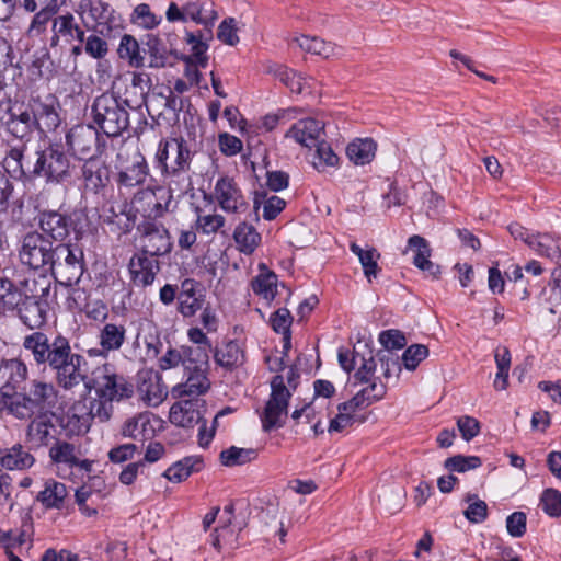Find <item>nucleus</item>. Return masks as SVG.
I'll return each instance as SVG.
<instances>
[{
  "label": "nucleus",
  "instance_id": "45",
  "mask_svg": "<svg viewBox=\"0 0 561 561\" xmlns=\"http://www.w3.org/2000/svg\"><path fill=\"white\" fill-rule=\"evenodd\" d=\"M117 53L122 59H127L131 67L140 68L145 65V58L140 54L139 44L129 34L122 36Z\"/></svg>",
  "mask_w": 561,
  "mask_h": 561
},
{
  "label": "nucleus",
  "instance_id": "4",
  "mask_svg": "<svg viewBox=\"0 0 561 561\" xmlns=\"http://www.w3.org/2000/svg\"><path fill=\"white\" fill-rule=\"evenodd\" d=\"M38 226L41 232L26 233L22 245H37L39 242L73 245L91 234L88 219L81 213L66 215L57 210H44L38 214Z\"/></svg>",
  "mask_w": 561,
  "mask_h": 561
},
{
  "label": "nucleus",
  "instance_id": "3",
  "mask_svg": "<svg viewBox=\"0 0 561 561\" xmlns=\"http://www.w3.org/2000/svg\"><path fill=\"white\" fill-rule=\"evenodd\" d=\"M58 390L53 382L33 379L22 391L11 393L0 388V413L28 421L36 414H54Z\"/></svg>",
  "mask_w": 561,
  "mask_h": 561
},
{
  "label": "nucleus",
  "instance_id": "47",
  "mask_svg": "<svg viewBox=\"0 0 561 561\" xmlns=\"http://www.w3.org/2000/svg\"><path fill=\"white\" fill-rule=\"evenodd\" d=\"M283 513L275 506H268L261 514V520L265 524L267 528V535L280 537V540L284 541V537L287 531L284 527Z\"/></svg>",
  "mask_w": 561,
  "mask_h": 561
},
{
  "label": "nucleus",
  "instance_id": "52",
  "mask_svg": "<svg viewBox=\"0 0 561 561\" xmlns=\"http://www.w3.org/2000/svg\"><path fill=\"white\" fill-rule=\"evenodd\" d=\"M61 426L69 435H81L89 431L90 417L87 414H77L76 408H72L62 419Z\"/></svg>",
  "mask_w": 561,
  "mask_h": 561
},
{
  "label": "nucleus",
  "instance_id": "35",
  "mask_svg": "<svg viewBox=\"0 0 561 561\" xmlns=\"http://www.w3.org/2000/svg\"><path fill=\"white\" fill-rule=\"evenodd\" d=\"M51 414H36L30 419V424L26 428V436L28 442L44 446L48 444L50 431L54 427L50 419Z\"/></svg>",
  "mask_w": 561,
  "mask_h": 561
},
{
  "label": "nucleus",
  "instance_id": "50",
  "mask_svg": "<svg viewBox=\"0 0 561 561\" xmlns=\"http://www.w3.org/2000/svg\"><path fill=\"white\" fill-rule=\"evenodd\" d=\"M59 8H49L37 10L31 21L27 34L32 37L39 36L47 31L49 23L57 16Z\"/></svg>",
  "mask_w": 561,
  "mask_h": 561
},
{
  "label": "nucleus",
  "instance_id": "62",
  "mask_svg": "<svg viewBox=\"0 0 561 561\" xmlns=\"http://www.w3.org/2000/svg\"><path fill=\"white\" fill-rule=\"evenodd\" d=\"M133 21L146 30H151L160 24L161 18L151 12L149 4L140 3L134 9Z\"/></svg>",
  "mask_w": 561,
  "mask_h": 561
},
{
  "label": "nucleus",
  "instance_id": "59",
  "mask_svg": "<svg viewBox=\"0 0 561 561\" xmlns=\"http://www.w3.org/2000/svg\"><path fill=\"white\" fill-rule=\"evenodd\" d=\"M50 249L46 248H21L19 257L22 264L30 268L37 270L46 263Z\"/></svg>",
  "mask_w": 561,
  "mask_h": 561
},
{
  "label": "nucleus",
  "instance_id": "12",
  "mask_svg": "<svg viewBox=\"0 0 561 561\" xmlns=\"http://www.w3.org/2000/svg\"><path fill=\"white\" fill-rule=\"evenodd\" d=\"M172 197L171 193L165 192L164 188L159 187L157 191L146 188L135 193L131 204L144 217L156 219L169 210Z\"/></svg>",
  "mask_w": 561,
  "mask_h": 561
},
{
  "label": "nucleus",
  "instance_id": "57",
  "mask_svg": "<svg viewBox=\"0 0 561 561\" xmlns=\"http://www.w3.org/2000/svg\"><path fill=\"white\" fill-rule=\"evenodd\" d=\"M316 154L313 158V165L317 170L323 171L325 167H335L339 162V157L334 153L331 146L319 140L316 145Z\"/></svg>",
  "mask_w": 561,
  "mask_h": 561
},
{
  "label": "nucleus",
  "instance_id": "39",
  "mask_svg": "<svg viewBox=\"0 0 561 561\" xmlns=\"http://www.w3.org/2000/svg\"><path fill=\"white\" fill-rule=\"evenodd\" d=\"M69 48L67 50L61 46V50L58 51L55 59H53V64L57 68H59L65 73H73L78 68V58L85 53L84 42H75L73 44H68Z\"/></svg>",
  "mask_w": 561,
  "mask_h": 561
},
{
  "label": "nucleus",
  "instance_id": "6",
  "mask_svg": "<svg viewBox=\"0 0 561 561\" xmlns=\"http://www.w3.org/2000/svg\"><path fill=\"white\" fill-rule=\"evenodd\" d=\"M66 145L79 160L98 158L105 151L106 141L94 125H76L66 134Z\"/></svg>",
  "mask_w": 561,
  "mask_h": 561
},
{
  "label": "nucleus",
  "instance_id": "34",
  "mask_svg": "<svg viewBox=\"0 0 561 561\" xmlns=\"http://www.w3.org/2000/svg\"><path fill=\"white\" fill-rule=\"evenodd\" d=\"M67 495L68 491L64 483L48 479L44 483V489L37 494L36 500L45 508H60Z\"/></svg>",
  "mask_w": 561,
  "mask_h": 561
},
{
  "label": "nucleus",
  "instance_id": "56",
  "mask_svg": "<svg viewBox=\"0 0 561 561\" xmlns=\"http://www.w3.org/2000/svg\"><path fill=\"white\" fill-rule=\"evenodd\" d=\"M203 263L215 275L217 270L224 271L229 265L227 250L222 248H207Z\"/></svg>",
  "mask_w": 561,
  "mask_h": 561
},
{
  "label": "nucleus",
  "instance_id": "25",
  "mask_svg": "<svg viewBox=\"0 0 561 561\" xmlns=\"http://www.w3.org/2000/svg\"><path fill=\"white\" fill-rule=\"evenodd\" d=\"M324 134V123L316 118H305L295 123L286 133L287 138L295 139L296 142L312 147Z\"/></svg>",
  "mask_w": 561,
  "mask_h": 561
},
{
  "label": "nucleus",
  "instance_id": "22",
  "mask_svg": "<svg viewBox=\"0 0 561 561\" xmlns=\"http://www.w3.org/2000/svg\"><path fill=\"white\" fill-rule=\"evenodd\" d=\"M134 346L139 348V357L141 359L157 358L162 348L158 328L149 321L140 323L135 336Z\"/></svg>",
  "mask_w": 561,
  "mask_h": 561
},
{
  "label": "nucleus",
  "instance_id": "38",
  "mask_svg": "<svg viewBox=\"0 0 561 561\" xmlns=\"http://www.w3.org/2000/svg\"><path fill=\"white\" fill-rule=\"evenodd\" d=\"M261 206L263 207V218L265 220H273L285 208L286 202L276 195L270 196L265 190H260L255 191L253 198L255 213Z\"/></svg>",
  "mask_w": 561,
  "mask_h": 561
},
{
  "label": "nucleus",
  "instance_id": "17",
  "mask_svg": "<svg viewBox=\"0 0 561 561\" xmlns=\"http://www.w3.org/2000/svg\"><path fill=\"white\" fill-rule=\"evenodd\" d=\"M207 362H193L190 368H185L186 380L183 383L176 385L172 389L175 397H197L205 392L210 387V382L206 376Z\"/></svg>",
  "mask_w": 561,
  "mask_h": 561
},
{
  "label": "nucleus",
  "instance_id": "26",
  "mask_svg": "<svg viewBox=\"0 0 561 561\" xmlns=\"http://www.w3.org/2000/svg\"><path fill=\"white\" fill-rule=\"evenodd\" d=\"M81 12H88L89 16L94 21L93 30L100 35H104V31L110 32L114 23V10L107 2L102 0H81L79 3Z\"/></svg>",
  "mask_w": 561,
  "mask_h": 561
},
{
  "label": "nucleus",
  "instance_id": "23",
  "mask_svg": "<svg viewBox=\"0 0 561 561\" xmlns=\"http://www.w3.org/2000/svg\"><path fill=\"white\" fill-rule=\"evenodd\" d=\"M80 449L72 443L57 439L49 449V457L55 465H64L68 468L79 467L89 472L92 461L80 458Z\"/></svg>",
  "mask_w": 561,
  "mask_h": 561
},
{
  "label": "nucleus",
  "instance_id": "55",
  "mask_svg": "<svg viewBox=\"0 0 561 561\" xmlns=\"http://www.w3.org/2000/svg\"><path fill=\"white\" fill-rule=\"evenodd\" d=\"M113 414V401L107 398L98 397L90 401L89 415L90 421L96 420L100 423L107 422Z\"/></svg>",
  "mask_w": 561,
  "mask_h": 561
},
{
  "label": "nucleus",
  "instance_id": "15",
  "mask_svg": "<svg viewBox=\"0 0 561 561\" xmlns=\"http://www.w3.org/2000/svg\"><path fill=\"white\" fill-rule=\"evenodd\" d=\"M213 27L214 26H203L202 30H197L195 32H185V42L191 46L190 55L180 54L181 60L184 61L185 65L202 68L207 67L209 59L207 50L209 48V43L214 38Z\"/></svg>",
  "mask_w": 561,
  "mask_h": 561
},
{
  "label": "nucleus",
  "instance_id": "24",
  "mask_svg": "<svg viewBox=\"0 0 561 561\" xmlns=\"http://www.w3.org/2000/svg\"><path fill=\"white\" fill-rule=\"evenodd\" d=\"M81 175L87 191L100 193L110 183V169L98 158L87 159L81 167Z\"/></svg>",
  "mask_w": 561,
  "mask_h": 561
},
{
  "label": "nucleus",
  "instance_id": "14",
  "mask_svg": "<svg viewBox=\"0 0 561 561\" xmlns=\"http://www.w3.org/2000/svg\"><path fill=\"white\" fill-rule=\"evenodd\" d=\"M34 127L39 135L55 131L61 124L60 104L55 99H41L30 100Z\"/></svg>",
  "mask_w": 561,
  "mask_h": 561
},
{
  "label": "nucleus",
  "instance_id": "16",
  "mask_svg": "<svg viewBox=\"0 0 561 561\" xmlns=\"http://www.w3.org/2000/svg\"><path fill=\"white\" fill-rule=\"evenodd\" d=\"M8 114L7 131L21 141H28L35 131L30 101L27 103L15 102L9 108Z\"/></svg>",
  "mask_w": 561,
  "mask_h": 561
},
{
  "label": "nucleus",
  "instance_id": "7",
  "mask_svg": "<svg viewBox=\"0 0 561 561\" xmlns=\"http://www.w3.org/2000/svg\"><path fill=\"white\" fill-rule=\"evenodd\" d=\"M271 396L261 414L262 427L264 432L273 428L283 427L288 414V401L291 392L285 385L284 377L276 375L271 381Z\"/></svg>",
  "mask_w": 561,
  "mask_h": 561
},
{
  "label": "nucleus",
  "instance_id": "42",
  "mask_svg": "<svg viewBox=\"0 0 561 561\" xmlns=\"http://www.w3.org/2000/svg\"><path fill=\"white\" fill-rule=\"evenodd\" d=\"M508 231L515 241H520L526 245H549L559 241V237L550 233H531L518 224L510 225Z\"/></svg>",
  "mask_w": 561,
  "mask_h": 561
},
{
  "label": "nucleus",
  "instance_id": "61",
  "mask_svg": "<svg viewBox=\"0 0 561 561\" xmlns=\"http://www.w3.org/2000/svg\"><path fill=\"white\" fill-rule=\"evenodd\" d=\"M238 22L234 18H226L217 28V38L229 46H236L240 38L238 35Z\"/></svg>",
  "mask_w": 561,
  "mask_h": 561
},
{
  "label": "nucleus",
  "instance_id": "41",
  "mask_svg": "<svg viewBox=\"0 0 561 561\" xmlns=\"http://www.w3.org/2000/svg\"><path fill=\"white\" fill-rule=\"evenodd\" d=\"M203 462L199 458L186 457L169 467L163 477L174 483L186 480L193 472L199 471Z\"/></svg>",
  "mask_w": 561,
  "mask_h": 561
},
{
  "label": "nucleus",
  "instance_id": "63",
  "mask_svg": "<svg viewBox=\"0 0 561 561\" xmlns=\"http://www.w3.org/2000/svg\"><path fill=\"white\" fill-rule=\"evenodd\" d=\"M428 356V348L423 344L410 345L402 355V363L408 370H414Z\"/></svg>",
  "mask_w": 561,
  "mask_h": 561
},
{
  "label": "nucleus",
  "instance_id": "21",
  "mask_svg": "<svg viewBox=\"0 0 561 561\" xmlns=\"http://www.w3.org/2000/svg\"><path fill=\"white\" fill-rule=\"evenodd\" d=\"M193 362H208V354L202 348H193L182 345L178 348L169 347L163 356L159 358V367L168 370L182 365L190 368Z\"/></svg>",
  "mask_w": 561,
  "mask_h": 561
},
{
  "label": "nucleus",
  "instance_id": "19",
  "mask_svg": "<svg viewBox=\"0 0 561 561\" xmlns=\"http://www.w3.org/2000/svg\"><path fill=\"white\" fill-rule=\"evenodd\" d=\"M170 47L168 48L161 38H159L154 34H147L145 36L144 51L149 55V64L150 68H163L168 65L172 66L174 60H181V56L175 48H173V44L170 38H168Z\"/></svg>",
  "mask_w": 561,
  "mask_h": 561
},
{
  "label": "nucleus",
  "instance_id": "11",
  "mask_svg": "<svg viewBox=\"0 0 561 561\" xmlns=\"http://www.w3.org/2000/svg\"><path fill=\"white\" fill-rule=\"evenodd\" d=\"M213 198L227 214H242L249 208V203L241 188L237 182L229 176H221L217 180Z\"/></svg>",
  "mask_w": 561,
  "mask_h": 561
},
{
  "label": "nucleus",
  "instance_id": "43",
  "mask_svg": "<svg viewBox=\"0 0 561 561\" xmlns=\"http://www.w3.org/2000/svg\"><path fill=\"white\" fill-rule=\"evenodd\" d=\"M358 256L364 274L369 283L376 278L380 272L378 261L380 253L376 248H351Z\"/></svg>",
  "mask_w": 561,
  "mask_h": 561
},
{
  "label": "nucleus",
  "instance_id": "1",
  "mask_svg": "<svg viewBox=\"0 0 561 561\" xmlns=\"http://www.w3.org/2000/svg\"><path fill=\"white\" fill-rule=\"evenodd\" d=\"M22 346L37 366H48L54 371L57 385L65 390H71L84 382L87 387L94 388L98 397L113 402L129 399L134 394L133 385L110 364L98 367L91 380L87 381L83 369L87 360L82 355L72 352L69 340L62 334H57L49 341L47 334L35 331L24 336Z\"/></svg>",
  "mask_w": 561,
  "mask_h": 561
},
{
  "label": "nucleus",
  "instance_id": "13",
  "mask_svg": "<svg viewBox=\"0 0 561 561\" xmlns=\"http://www.w3.org/2000/svg\"><path fill=\"white\" fill-rule=\"evenodd\" d=\"M170 248L164 251L168 252ZM163 252H149L145 249L136 253L129 261L128 270L131 283L137 287H146L153 283L159 271L157 256Z\"/></svg>",
  "mask_w": 561,
  "mask_h": 561
},
{
  "label": "nucleus",
  "instance_id": "46",
  "mask_svg": "<svg viewBox=\"0 0 561 561\" xmlns=\"http://www.w3.org/2000/svg\"><path fill=\"white\" fill-rule=\"evenodd\" d=\"M257 457V451L254 448H239L231 446L220 453L219 459L222 466L234 467L242 466Z\"/></svg>",
  "mask_w": 561,
  "mask_h": 561
},
{
  "label": "nucleus",
  "instance_id": "31",
  "mask_svg": "<svg viewBox=\"0 0 561 561\" xmlns=\"http://www.w3.org/2000/svg\"><path fill=\"white\" fill-rule=\"evenodd\" d=\"M26 286L27 280H22L16 285L8 278L0 277V308L8 311L16 310L27 294L23 290V287Z\"/></svg>",
  "mask_w": 561,
  "mask_h": 561
},
{
  "label": "nucleus",
  "instance_id": "36",
  "mask_svg": "<svg viewBox=\"0 0 561 561\" xmlns=\"http://www.w3.org/2000/svg\"><path fill=\"white\" fill-rule=\"evenodd\" d=\"M170 421L176 426L191 427L202 421L199 411L190 400L174 403L170 410Z\"/></svg>",
  "mask_w": 561,
  "mask_h": 561
},
{
  "label": "nucleus",
  "instance_id": "18",
  "mask_svg": "<svg viewBox=\"0 0 561 561\" xmlns=\"http://www.w3.org/2000/svg\"><path fill=\"white\" fill-rule=\"evenodd\" d=\"M49 306L42 298L26 294L16 308L19 319L30 330H39L47 322Z\"/></svg>",
  "mask_w": 561,
  "mask_h": 561
},
{
  "label": "nucleus",
  "instance_id": "58",
  "mask_svg": "<svg viewBox=\"0 0 561 561\" xmlns=\"http://www.w3.org/2000/svg\"><path fill=\"white\" fill-rule=\"evenodd\" d=\"M482 465L481 459L478 456H463L456 455L445 460V468L451 472H466L472 469H477Z\"/></svg>",
  "mask_w": 561,
  "mask_h": 561
},
{
  "label": "nucleus",
  "instance_id": "27",
  "mask_svg": "<svg viewBox=\"0 0 561 561\" xmlns=\"http://www.w3.org/2000/svg\"><path fill=\"white\" fill-rule=\"evenodd\" d=\"M187 20L202 26H214L218 12L213 0H185L183 2Z\"/></svg>",
  "mask_w": 561,
  "mask_h": 561
},
{
  "label": "nucleus",
  "instance_id": "20",
  "mask_svg": "<svg viewBox=\"0 0 561 561\" xmlns=\"http://www.w3.org/2000/svg\"><path fill=\"white\" fill-rule=\"evenodd\" d=\"M148 176L149 165L146 158L141 153H137L131 164L118 171L116 175L118 192L124 194V191H130L134 187L144 185Z\"/></svg>",
  "mask_w": 561,
  "mask_h": 561
},
{
  "label": "nucleus",
  "instance_id": "30",
  "mask_svg": "<svg viewBox=\"0 0 561 561\" xmlns=\"http://www.w3.org/2000/svg\"><path fill=\"white\" fill-rule=\"evenodd\" d=\"M191 165L178 168H163L161 174L167 179L168 190L165 192L183 195L192 187V178L190 175Z\"/></svg>",
  "mask_w": 561,
  "mask_h": 561
},
{
  "label": "nucleus",
  "instance_id": "33",
  "mask_svg": "<svg viewBox=\"0 0 561 561\" xmlns=\"http://www.w3.org/2000/svg\"><path fill=\"white\" fill-rule=\"evenodd\" d=\"M377 144L371 138L355 139L346 147V156L356 165H365L373 161Z\"/></svg>",
  "mask_w": 561,
  "mask_h": 561
},
{
  "label": "nucleus",
  "instance_id": "5",
  "mask_svg": "<svg viewBox=\"0 0 561 561\" xmlns=\"http://www.w3.org/2000/svg\"><path fill=\"white\" fill-rule=\"evenodd\" d=\"M128 106L124 99L114 93L104 92L96 96L90 107L92 122L107 137H118L129 126Z\"/></svg>",
  "mask_w": 561,
  "mask_h": 561
},
{
  "label": "nucleus",
  "instance_id": "8",
  "mask_svg": "<svg viewBox=\"0 0 561 561\" xmlns=\"http://www.w3.org/2000/svg\"><path fill=\"white\" fill-rule=\"evenodd\" d=\"M368 357L365 354L359 356V367L355 374V378L359 382H370L371 378L375 377L377 370V364L380 363L382 376L386 379H390L392 376L399 377L401 373V364L399 357L390 352H378L376 356L373 355L371 351H368Z\"/></svg>",
  "mask_w": 561,
  "mask_h": 561
},
{
  "label": "nucleus",
  "instance_id": "44",
  "mask_svg": "<svg viewBox=\"0 0 561 561\" xmlns=\"http://www.w3.org/2000/svg\"><path fill=\"white\" fill-rule=\"evenodd\" d=\"M243 351L234 341H229L215 353L216 363L228 369L241 365L243 363Z\"/></svg>",
  "mask_w": 561,
  "mask_h": 561
},
{
  "label": "nucleus",
  "instance_id": "60",
  "mask_svg": "<svg viewBox=\"0 0 561 561\" xmlns=\"http://www.w3.org/2000/svg\"><path fill=\"white\" fill-rule=\"evenodd\" d=\"M99 33L90 34L89 36H83L85 54L96 60L103 59L108 54V44L102 38Z\"/></svg>",
  "mask_w": 561,
  "mask_h": 561
},
{
  "label": "nucleus",
  "instance_id": "53",
  "mask_svg": "<svg viewBox=\"0 0 561 561\" xmlns=\"http://www.w3.org/2000/svg\"><path fill=\"white\" fill-rule=\"evenodd\" d=\"M465 502L469 505L465 510L463 515L473 524H480L488 517V505L484 501L480 500L478 495L468 493L465 496Z\"/></svg>",
  "mask_w": 561,
  "mask_h": 561
},
{
  "label": "nucleus",
  "instance_id": "54",
  "mask_svg": "<svg viewBox=\"0 0 561 561\" xmlns=\"http://www.w3.org/2000/svg\"><path fill=\"white\" fill-rule=\"evenodd\" d=\"M163 101V111H170L173 114H178L183 110L184 100L178 98L173 90L169 87H162L159 91H153L151 94L150 102Z\"/></svg>",
  "mask_w": 561,
  "mask_h": 561
},
{
  "label": "nucleus",
  "instance_id": "37",
  "mask_svg": "<svg viewBox=\"0 0 561 561\" xmlns=\"http://www.w3.org/2000/svg\"><path fill=\"white\" fill-rule=\"evenodd\" d=\"M0 374L7 378L5 385L1 388H5V391H9L10 388L15 389L26 380L28 368L22 359L11 358L2 362Z\"/></svg>",
  "mask_w": 561,
  "mask_h": 561
},
{
  "label": "nucleus",
  "instance_id": "51",
  "mask_svg": "<svg viewBox=\"0 0 561 561\" xmlns=\"http://www.w3.org/2000/svg\"><path fill=\"white\" fill-rule=\"evenodd\" d=\"M253 290L266 300H273L277 294V276L273 272L259 274L253 282Z\"/></svg>",
  "mask_w": 561,
  "mask_h": 561
},
{
  "label": "nucleus",
  "instance_id": "9",
  "mask_svg": "<svg viewBox=\"0 0 561 561\" xmlns=\"http://www.w3.org/2000/svg\"><path fill=\"white\" fill-rule=\"evenodd\" d=\"M84 28L78 23L70 12L55 16L51 24V36L49 38L48 56H56L61 50V43L73 44L83 42Z\"/></svg>",
  "mask_w": 561,
  "mask_h": 561
},
{
  "label": "nucleus",
  "instance_id": "32",
  "mask_svg": "<svg viewBox=\"0 0 561 561\" xmlns=\"http://www.w3.org/2000/svg\"><path fill=\"white\" fill-rule=\"evenodd\" d=\"M293 42L297 43V45L306 53L318 55L323 58L335 57L342 54L341 47L331 42H325L317 36L311 37L301 35L299 37H295Z\"/></svg>",
  "mask_w": 561,
  "mask_h": 561
},
{
  "label": "nucleus",
  "instance_id": "64",
  "mask_svg": "<svg viewBox=\"0 0 561 561\" xmlns=\"http://www.w3.org/2000/svg\"><path fill=\"white\" fill-rule=\"evenodd\" d=\"M541 504L543 511L552 516L561 515V493L554 489H547L541 495Z\"/></svg>",
  "mask_w": 561,
  "mask_h": 561
},
{
  "label": "nucleus",
  "instance_id": "10",
  "mask_svg": "<svg viewBox=\"0 0 561 561\" xmlns=\"http://www.w3.org/2000/svg\"><path fill=\"white\" fill-rule=\"evenodd\" d=\"M194 152L183 137L161 139L156 153L160 169L191 165Z\"/></svg>",
  "mask_w": 561,
  "mask_h": 561
},
{
  "label": "nucleus",
  "instance_id": "2",
  "mask_svg": "<svg viewBox=\"0 0 561 561\" xmlns=\"http://www.w3.org/2000/svg\"><path fill=\"white\" fill-rule=\"evenodd\" d=\"M25 146L11 148L3 164L16 178H42L46 183H64L72 176L75 164L60 144H49L25 157Z\"/></svg>",
  "mask_w": 561,
  "mask_h": 561
},
{
  "label": "nucleus",
  "instance_id": "28",
  "mask_svg": "<svg viewBox=\"0 0 561 561\" xmlns=\"http://www.w3.org/2000/svg\"><path fill=\"white\" fill-rule=\"evenodd\" d=\"M150 82V78L146 73L134 72L131 76L130 85L124 93V103L130 110H139L144 105L147 106V111L150 113L148 106V89L147 83Z\"/></svg>",
  "mask_w": 561,
  "mask_h": 561
},
{
  "label": "nucleus",
  "instance_id": "48",
  "mask_svg": "<svg viewBox=\"0 0 561 561\" xmlns=\"http://www.w3.org/2000/svg\"><path fill=\"white\" fill-rule=\"evenodd\" d=\"M152 370H142L138 374V390L150 405H157L161 401L158 383L151 382Z\"/></svg>",
  "mask_w": 561,
  "mask_h": 561
},
{
  "label": "nucleus",
  "instance_id": "40",
  "mask_svg": "<svg viewBox=\"0 0 561 561\" xmlns=\"http://www.w3.org/2000/svg\"><path fill=\"white\" fill-rule=\"evenodd\" d=\"M126 337V328L123 324L106 323L100 330L99 344L103 351H118Z\"/></svg>",
  "mask_w": 561,
  "mask_h": 561
},
{
  "label": "nucleus",
  "instance_id": "29",
  "mask_svg": "<svg viewBox=\"0 0 561 561\" xmlns=\"http://www.w3.org/2000/svg\"><path fill=\"white\" fill-rule=\"evenodd\" d=\"M34 462V456L21 444L0 449V465L8 470H26Z\"/></svg>",
  "mask_w": 561,
  "mask_h": 561
},
{
  "label": "nucleus",
  "instance_id": "49",
  "mask_svg": "<svg viewBox=\"0 0 561 561\" xmlns=\"http://www.w3.org/2000/svg\"><path fill=\"white\" fill-rule=\"evenodd\" d=\"M275 77L285 84L291 92L302 93L306 84V78L286 66H277L274 70Z\"/></svg>",
  "mask_w": 561,
  "mask_h": 561
}]
</instances>
